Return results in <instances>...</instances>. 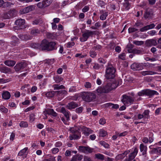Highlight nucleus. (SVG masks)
<instances>
[{"label":"nucleus","mask_w":161,"mask_h":161,"mask_svg":"<svg viewBox=\"0 0 161 161\" xmlns=\"http://www.w3.org/2000/svg\"><path fill=\"white\" fill-rule=\"evenodd\" d=\"M114 85V84L109 83L104 86H99L96 89L95 92L98 95L107 93L115 88Z\"/></svg>","instance_id":"f257e3e1"},{"label":"nucleus","mask_w":161,"mask_h":161,"mask_svg":"<svg viewBox=\"0 0 161 161\" xmlns=\"http://www.w3.org/2000/svg\"><path fill=\"white\" fill-rule=\"evenodd\" d=\"M81 97L84 101L89 102L95 100L96 95L95 93L90 92H84L82 93Z\"/></svg>","instance_id":"f03ea898"},{"label":"nucleus","mask_w":161,"mask_h":161,"mask_svg":"<svg viewBox=\"0 0 161 161\" xmlns=\"http://www.w3.org/2000/svg\"><path fill=\"white\" fill-rule=\"evenodd\" d=\"M116 70L112 65L107 67L105 75V78L108 79H113L115 76Z\"/></svg>","instance_id":"7ed1b4c3"},{"label":"nucleus","mask_w":161,"mask_h":161,"mask_svg":"<svg viewBox=\"0 0 161 161\" xmlns=\"http://www.w3.org/2000/svg\"><path fill=\"white\" fill-rule=\"evenodd\" d=\"M159 93L156 91L149 89L143 90L138 93V96H142L144 95L152 97L154 95H158Z\"/></svg>","instance_id":"20e7f679"},{"label":"nucleus","mask_w":161,"mask_h":161,"mask_svg":"<svg viewBox=\"0 0 161 161\" xmlns=\"http://www.w3.org/2000/svg\"><path fill=\"white\" fill-rule=\"evenodd\" d=\"M94 31L86 30L82 32V36L80 38L81 42H84L87 40L90 37H92Z\"/></svg>","instance_id":"39448f33"},{"label":"nucleus","mask_w":161,"mask_h":161,"mask_svg":"<svg viewBox=\"0 0 161 161\" xmlns=\"http://www.w3.org/2000/svg\"><path fill=\"white\" fill-rule=\"evenodd\" d=\"M122 97L121 101L125 105H130L135 102V99L131 96L123 95Z\"/></svg>","instance_id":"423d86ee"},{"label":"nucleus","mask_w":161,"mask_h":161,"mask_svg":"<svg viewBox=\"0 0 161 161\" xmlns=\"http://www.w3.org/2000/svg\"><path fill=\"white\" fill-rule=\"evenodd\" d=\"M51 3V0H44L42 2L38 3L37 5L39 8H44L50 5Z\"/></svg>","instance_id":"0eeeda50"},{"label":"nucleus","mask_w":161,"mask_h":161,"mask_svg":"<svg viewBox=\"0 0 161 161\" xmlns=\"http://www.w3.org/2000/svg\"><path fill=\"white\" fill-rule=\"evenodd\" d=\"M79 150L81 152L86 154L92 153L93 151V149L88 146H80L79 147Z\"/></svg>","instance_id":"6e6552de"},{"label":"nucleus","mask_w":161,"mask_h":161,"mask_svg":"<svg viewBox=\"0 0 161 161\" xmlns=\"http://www.w3.org/2000/svg\"><path fill=\"white\" fill-rule=\"evenodd\" d=\"M0 71L5 74H13L14 72L10 68L5 66L0 65Z\"/></svg>","instance_id":"1a4fd4ad"},{"label":"nucleus","mask_w":161,"mask_h":161,"mask_svg":"<svg viewBox=\"0 0 161 161\" xmlns=\"http://www.w3.org/2000/svg\"><path fill=\"white\" fill-rule=\"evenodd\" d=\"M131 68L134 71L139 70L143 69V66L142 64L134 63L131 65Z\"/></svg>","instance_id":"9d476101"},{"label":"nucleus","mask_w":161,"mask_h":161,"mask_svg":"<svg viewBox=\"0 0 161 161\" xmlns=\"http://www.w3.org/2000/svg\"><path fill=\"white\" fill-rule=\"evenodd\" d=\"M48 42L46 40H43L40 44V50L48 51Z\"/></svg>","instance_id":"9b49d317"},{"label":"nucleus","mask_w":161,"mask_h":161,"mask_svg":"<svg viewBox=\"0 0 161 161\" xmlns=\"http://www.w3.org/2000/svg\"><path fill=\"white\" fill-rule=\"evenodd\" d=\"M15 24L17 25L19 29H23L25 28L24 26L25 24V20L22 19H19L16 20Z\"/></svg>","instance_id":"f8f14e48"},{"label":"nucleus","mask_w":161,"mask_h":161,"mask_svg":"<svg viewBox=\"0 0 161 161\" xmlns=\"http://www.w3.org/2000/svg\"><path fill=\"white\" fill-rule=\"evenodd\" d=\"M34 8L35 7L34 5H31L26 7L22 10H20V13L22 14H26L33 10L34 9Z\"/></svg>","instance_id":"ddd939ff"},{"label":"nucleus","mask_w":161,"mask_h":161,"mask_svg":"<svg viewBox=\"0 0 161 161\" xmlns=\"http://www.w3.org/2000/svg\"><path fill=\"white\" fill-rule=\"evenodd\" d=\"M153 10L151 9L147 8L144 14V17L145 19L151 18L153 15Z\"/></svg>","instance_id":"4468645a"},{"label":"nucleus","mask_w":161,"mask_h":161,"mask_svg":"<svg viewBox=\"0 0 161 161\" xmlns=\"http://www.w3.org/2000/svg\"><path fill=\"white\" fill-rule=\"evenodd\" d=\"M48 51L56 50L57 48V43L55 42H48Z\"/></svg>","instance_id":"2eb2a0df"},{"label":"nucleus","mask_w":161,"mask_h":161,"mask_svg":"<svg viewBox=\"0 0 161 161\" xmlns=\"http://www.w3.org/2000/svg\"><path fill=\"white\" fill-rule=\"evenodd\" d=\"M44 114L46 115L47 114L51 115L54 117H56L57 116V114L53 109H48L45 110L43 112Z\"/></svg>","instance_id":"dca6fc26"},{"label":"nucleus","mask_w":161,"mask_h":161,"mask_svg":"<svg viewBox=\"0 0 161 161\" xmlns=\"http://www.w3.org/2000/svg\"><path fill=\"white\" fill-rule=\"evenodd\" d=\"M19 37L22 40L25 41L31 39L32 37L27 34H19L18 35Z\"/></svg>","instance_id":"f3484780"},{"label":"nucleus","mask_w":161,"mask_h":161,"mask_svg":"<svg viewBox=\"0 0 161 161\" xmlns=\"http://www.w3.org/2000/svg\"><path fill=\"white\" fill-rule=\"evenodd\" d=\"M61 112L63 113L65 117L66 120H69V119L70 113L69 111L66 110L65 108L62 107L60 110Z\"/></svg>","instance_id":"a211bd4d"},{"label":"nucleus","mask_w":161,"mask_h":161,"mask_svg":"<svg viewBox=\"0 0 161 161\" xmlns=\"http://www.w3.org/2000/svg\"><path fill=\"white\" fill-rule=\"evenodd\" d=\"M82 130L83 133L86 136H88L89 134L92 133L93 132V131L90 129L86 127H83Z\"/></svg>","instance_id":"6ab92c4d"},{"label":"nucleus","mask_w":161,"mask_h":161,"mask_svg":"<svg viewBox=\"0 0 161 161\" xmlns=\"http://www.w3.org/2000/svg\"><path fill=\"white\" fill-rule=\"evenodd\" d=\"M157 44L156 41L153 39L146 41V44L147 46L151 47L152 46H155Z\"/></svg>","instance_id":"aec40b11"},{"label":"nucleus","mask_w":161,"mask_h":161,"mask_svg":"<svg viewBox=\"0 0 161 161\" xmlns=\"http://www.w3.org/2000/svg\"><path fill=\"white\" fill-rule=\"evenodd\" d=\"M78 106V105L74 102H71L69 103L67 105L66 107L68 109L71 110L75 108Z\"/></svg>","instance_id":"412c9836"},{"label":"nucleus","mask_w":161,"mask_h":161,"mask_svg":"<svg viewBox=\"0 0 161 161\" xmlns=\"http://www.w3.org/2000/svg\"><path fill=\"white\" fill-rule=\"evenodd\" d=\"M138 152V149L136 147L135 148L133 151L129 155V158L131 160L133 159L137 154Z\"/></svg>","instance_id":"4be33fe9"},{"label":"nucleus","mask_w":161,"mask_h":161,"mask_svg":"<svg viewBox=\"0 0 161 161\" xmlns=\"http://www.w3.org/2000/svg\"><path fill=\"white\" fill-rule=\"evenodd\" d=\"M151 154L156 153L157 154H161V147H157L153 148L150 152Z\"/></svg>","instance_id":"5701e85b"},{"label":"nucleus","mask_w":161,"mask_h":161,"mask_svg":"<svg viewBox=\"0 0 161 161\" xmlns=\"http://www.w3.org/2000/svg\"><path fill=\"white\" fill-rule=\"evenodd\" d=\"M24 68V64L22 63H20L17 64L14 67V69L16 72H18L23 69Z\"/></svg>","instance_id":"b1692460"},{"label":"nucleus","mask_w":161,"mask_h":161,"mask_svg":"<svg viewBox=\"0 0 161 161\" xmlns=\"http://www.w3.org/2000/svg\"><path fill=\"white\" fill-rule=\"evenodd\" d=\"M55 95L57 97L62 96L63 94L66 95L67 94V92L65 90L55 91Z\"/></svg>","instance_id":"393cba45"},{"label":"nucleus","mask_w":161,"mask_h":161,"mask_svg":"<svg viewBox=\"0 0 161 161\" xmlns=\"http://www.w3.org/2000/svg\"><path fill=\"white\" fill-rule=\"evenodd\" d=\"M83 156L79 154L74 156L70 161H80L82 159Z\"/></svg>","instance_id":"a878e982"},{"label":"nucleus","mask_w":161,"mask_h":161,"mask_svg":"<svg viewBox=\"0 0 161 161\" xmlns=\"http://www.w3.org/2000/svg\"><path fill=\"white\" fill-rule=\"evenodd\" d=\"M28 149V147H26L21 150L18 153V155L20 156H24L25 158H26V155L27 154V151Z\"/></svg>","instance_id":"bb28decb"},{"label":"nucleus","mask_w":161,"mask_h":161,"mask_svg":"<svg viewBox=\"0 0 161 161\" xmlns=\"http://www.w3.org/2000/svg\"><path fill=\"white\" fill-rule=\"evenodd\" d=\"M4 64L9 67H13L16 64V62L13 60H7L4 61Z\"/></svg>","instance_id":"cd10ccee"},{"label":"nucleus","mask_w":161,"mask_h":161,"mask_svg":"<svg viewBox=\"0 0 161 161\" xmlns=\"http://www.w3.org/2000/svg\"><path fill=\"white\" fill-rule=\"evenodd\" d=\"M158 73L150 71H143L141 72V74L143 76H145L148 75H153L155 74H157Z\"/></svg>","instance_id":"c85d7f7f"},{"label":"nucleus","mask_w":161,"mask_h":161,"mask_svg":"<svg viewBox=\"0 0 161 161\" xmlns=\"http://www.w3.org/2000/svg\"><path fill=\"white\" fill-rule=\"evenodd\" d=\"M147 147L142 144L140 145V150L141 152H142V154L145 155L146 154L147 151Z\"/></svg>","instance_id":"c756f323"},{"label":"nucleus","mask_w":161,"mask_h":161,"mask_svg":"<svg viewBox=\"0 0 161 161\" xmlns=\"http://www.w3.org/2000/svg\"><path fill=\"white\" fill-rule=\"evenodd\" d=\"M3 98L4 99H9L11 96L10 93L8 91H4L2 94Z\"/></svg>","instance_id":"7c9ffc66"},{"label":"nucleus","mask_w":161,"mask_h":161,"mask_svg":"<svg viewBox=\"0 0 161 161\" xmlns=\"http://www.w3.org/2000/svg\"><path fill=\"white\" fill-rule=\"evenodd\" d=\"M128 153L127 152H125L124 153L118 155L116 157V159L117 160L120 159H123L127 154Z\"/></svg>","instance_id":"2f4dec72"},{"label":"nucleus","mask_w":161,"mask_h":161,"mask_svg":"<svg viewBox=\"0 0 161 161\" xmlns=\"http://www.w3.org/2000/svg\"><path fill=\"white\" fill-rule=\"evenodd\" d=\"M79 128L77 127L71 128L69 130L71 132L74 134H78L79 132Z\"/></svg>","instance_id":"473e14b6"},{"label":"nucleus","mask_w":161,"mask_h":161,"mask_svg":"<svg viewBox=\"0 0 161 161\" xmlns=\"http://www.w3.org/2000/svg\"><path fill=\"white\" fill-rule=\"evenodd\" d=\"M16 14V11L15 9H11L8 12V14L10 18L15 16Z\"/></svg>","instance_id":"72a5a7b5"},{"label":"nucleus","mask_w":161,"mask_h":161,"mask_svg":"<svg viewBox=\"0 0 161 161\" xmlns=\"http://www.w3.org/2000/svg\"><path fill=\"white\" fill-rule=\"evenodd\" d=\"M53 87L54 90H59L61 89H65L64 86L63 85H59L55 84L53 85Z\"/></svg>","instance_id":"f704fd0d"},{"label":"nucleus","mask_w":161,"mask_h":161,"mask_svg":"<svg viewBox=\"0 0 161 161\" xmlns=\"http://www.w3.org/2000/svg\"><path fill=\"white\" fill-rule=\"evenodd\" d=\"M101 13L102 14V15L100 17V19L102 20H104L106 19L107 16H108V12H104L103 10H101Z\"/></svg>","instance_id":"c9c22d12"},{"label":"nucleus","mask_w":161,"mask_h":161,"mask_svg":"<svg viewBox=\"0 0 161 161\" xmlns=\"http://www.w3.org/2000/svg\"><path fill=\"white\" fill-rule=\"evenodd\" d=\"M12 44L14 46H15L17 44H18L19 41V39L15 36H13L12 37Z\"/></svg>","instance_id":"e433bc0d"},{"label":"nucleus","mask_w":161,"mask_h":161,"mask_svg":"<svg viewBox=\"0 0 161 161\" xmlns=\"http://www.w3.org/2000/svg\"><path fill=\"white\" fill-rule=\"evenodd\" d=\"M95 158L98 159L103 160L104 159V156L100 153H98L95 154Z\"/></svg>","instance_id":"4c0bfd02"},{"label":"nucleus","mask_w":161,"mask_h":161,"mask_svg":"<svg viewBox=\"0 0 161 161\" xmlns=\"http://www.w3.org/2000/svg\"><path fill=\"white\" fill-rule=\"evenodd\" d=\"M149 110H146L142 114V115H143L144 119H148L149 117Z\"/></svg>","instance_id":"58836bf2"},{"label":"nucleus","mask_w":161,"mask_h":161,"mask_svg":"<svg viewBox=\"0 0 161 161\" xmlns=\"http://www.w3.org/2000/svg\"><path fill=\"white\" fill-rule=\"evenodd\" d=\"M40 31L39 30L37 29H33L31 30V34L32 35L36 36L38 34L40 33Z\"/></svg>","instance_id":"ea45409f"},{"label":"nucleus","mask_w":161,"mask_h":161,"mask_svg":"<svg viewBox=\"0 0 161 161\" xmlns=\"http://www.w3.org/2000/svg\"><path fill=\"white\" fill-rule=\"evenodd\" d=\"M107 135V132L103 129H101L99 130V136L101 137H104Z\"/></svg>","instance_id":"a19ab883"},{"label":"nucleus","mask_w":161,"mask_h":161,"mask_svg":"<svg viewBox=\"0 0 161 161\" xmlns=\"http://www.w3.org/2000/svg\"><path fill=\"white\" fill-rule=\"evenodd\" d=\"M53 79L55 80V82L57 83H59L63 80V79L62 78L58 75L54 77Z\"/></svg>","instance_id":"79ce46f5"},{"label":"nucleus","mask_w":161,"mask_h":161,"mask_svg":"<svg viewBox=\"0 0 161 161\" xmlns=\"http://www.w3.org/2000/svg\"><path fill=\"white\" fill-rule=\"evenodd\" d=\"M77 134H74L73 135L69 136V139L71 140H72L73 139L75 140L79 139L80 136H78Z\"/></svg>","instance_id":"37998d69"},{"label":"nucleus","mask_w":161,"mask_h":161,"mask_svg":"<svg viewBox=\"0 0 161 161\" xmlns=\"http://www.w3.org/2000/svg\"><path fill=\"white\" fill-rule=\"evenodd\" d=\"M1 17L5 19H7L10 18L9 15L8 14V12H5L2 14L1 16Z\"/></svg>","instance_id":"c03bdc74"},{"label":"nucleus","mask_w":161,"mask_h":161,"mask_svg":"<svg viewBox=\"0 0 161 161\" xmlns=\"http://www.w3.org/2000/svg\"><path fill=\"white\" fill-rule=\"evenodd\" d=\"M55 91L49 92L46 93L45 94L46 97H53L55 95Z\"/></svg>","instance_id":"a18cd8bd"},{"label":"nucleus","mask_w":161,"mask_h":161,"mask_svg":"<svg viewBox=\"0 0 161 161\" xmlns=\"http://www.w3.org/2000/svg\"><path fill=\"white\" fill-rule=\"evenodd\" d=\"M31 47L33 48L36 49H39L40 50V44L33 43L31 45Z\"/></svg>","instance_id":"49530a36"},{"label":"nucleus","mask_w":161,"mask_h":161,"mask_svg":"<svg viewBox=\"0 0 161 161\" xmlns=\"http://www.w3.org/2000/svg\"><path fill=\"white\" fill-rule=\"evenodd\" d=\"M19 126L21 127H27L28 126V124L26 122L21 121L19 123Z\"/></svg>","instance_id":"de8ad7c7"},{"label":"nucleus","mask_w":161,"mask_h":161,"mask_svg":"<svg viewBox=\"0 0 161 161\" xmlns=\"http://www.w3.org/2000/svg\"><path fill=\"white\" fill-rule=\"evenodd\" d=\"M0 111L4 113H7L8 112V109L3 106H0Z\"/></svg>","instance_id":"09e8293b"},{"label":"nucleus","mask_w":161,"mask_h":161,"mask_svg":"<svg viewBox=\"0 0 161 161\" xmlns=\"http://www.w3.org/2000/svg\"><path fill=\"white\" fill-rule=\"evenodd\" d=\"M84 86L86 88H90L92 87V84L89 82H86L84 84Z\"/></svg>","instance_id":"8fccbe9b"},{"label":"nucleus","mask_w":161,"mask_h":161,"mask_svg":"<svg viewBox=\"0 0 161 161\" xmlns=\"http://www.w3.org/2000/svg\"><path fill=\"white\" fill-rule=\"evenodd\" d=\"M99 143L101 145L103 146L105 148H108L109 147V145L104 141H101Z\"/></svg>","instance_id":"3c124183"},{"label":"nucleus","mask_w":161,"mask_h":161,"mask_svg":"<svg viewBox=\"0 0 161 161\" xmlns=\"http://www.w3.org/2000/svg\"><path fill=\"white\" fill-rule=\"evenodd\" d=\"M133 43L137 45H141L143 44L144 42L142 41H133Z\"/></svg>","instance_id":"603ef678"},{"label":"nucleus","mask_w":161,"mask_h":161,"mask_svg":"<svg viewBox=\"0 0 161 161\" xmlns=\"http://www.w3.org/2000/svg\"><path fill=\"white\" fill-rule=\"evenodd\" d=\"M137 30V29L133 27H130L128 29V32L129 33H130L136 31Z\"/></svg>","instance_id":"864d4df0"},{"label":"nucleus","mask_w":161,"mask_h":161,"mask_svg":"<svg viewBox=\"0 0 161 161\" xmlns=\"http://www.w3.org/2000/svg\"><path fill=\"white\" fill-rule=\"evenodd\" d=\"M125 53H122L119 56V58L122 60H125Z\"/></svg>","instance_id":"5fc2aeb1"},{"label":"nucleus","mask_w":161,"mask_h":161,"mask_svg":"<svg viewBox=\"0 0 161 161\" xmlns=\"http://www.w3.org/2000/svg\"><path fill=\"white\" fill-rule=\"evenodd\" d=\"M90 56L93 58L95 57L97 55L96 52L92 50L90 52Z\"/></svg>","instance_id":"6e6d98bb"},{"label":"nucleus","mask_w":161,"mask_h":161,"mask_svg":"<svg viewBox=\"0 0 161 161\" xmlns=\"http://www.w3.org/2000/svg\"><path fill=\"white\" fill-rule=\"evenodd\" d=\"M10 81L9 79H4L3 78H2L0 79V83H4L8 82Z\"/></svg>","instance_id":"4d7b16f0"},{"label":"nucleus","mask_w":161,"mask_h":161,"mask_svg":"<svg viewBox=\"0 0 161 161\" xmlns=\"http://www.w3.org/2000/svg\"><path fill=\"white\" fill-rule=\"evenodd\" d=\"M83 108L82 107H80L78 108H76V112L77 113L80 114L83 111Z\"/></svg>","instance_id":"13d9d810"},{"label":"nucleus","mask_w":161,"mask_h":161,"mask_svg":"<svg viewBox=\"0 0 161 161\" xmlns=\"http://www.w3.org/2000/svg\"><path fill=\"white\" fill-rule=\"evenodd\" d=\"M84 161H93L91 158L88 156H85L84 157Z\"/></svg>","instance_id":"bf43d9fd"},{"label":"nucleus","mask_w":161,"mask_h":161,"mask_svg":"<svg viewBox=\"0 0 161 161\" xmlns=\"http://www.w3.org/2000/svg\"><path fill=\"white\" fill-rule=\"evenodd\" d=\"M75 45V43L73 42H69L68 43L67 45V47H70Z\"/></svg>","instance_id":"052dcab7"},{"label":"nucleus","mask_w":161,"mask_h":161,"mask_svg":"<svg viewBox=\"0 0 161 161\" xmlns=\"http://www.w3.org/2000/svg\"><path fill=\"white\" fill-rule=\"evenodd\" d=\"M59 149L57 148H54L52 149V153L53 154H56L59 152Z\"/></svg>","instance_id":"680f3d73"},{"label":"nucleus","mask_w":161,"mask_h":161,"mask_svg":"<svg viewBox=\"0 0 161 161\" xmlns=\"http://www.w3.org/2000/svg\"><path fill=\"white\" fill-rule=\"evenodd\" d=\"M69 92H73L76 91V88L75 87L71 86L70 87L69 90Z\"/></svg>","instance_id":"e2e57ef3"},{"label":"nucleus","mask_w":161,"mask_h":161,"mask_svg":"<svg viewBox=\"0 0 161 161\" xmlns=\"http://www.w3.org/2000/svg\"><path fill=\"white\" fill-rule=\"evenodd\" d=\"M35 115L34 114H31L30 115V120L31 122L34 121L35 119Z\"/></svg>","instance_id":"0e129e2a"},{"label":"nucleus","mask_w":161,"mask_h":161,"mask_svg":"<svg viewBox=\"0 0 161 161\" xmlns=\"http://www.w3.org/2000/svg\"><path fill=\"white\" fill-rule=\"evenodd\" d=\"M141 53L140 50L137 49L136 48L133 49V53L134 54H140Z\"/></svg>","instance_id":"69168bd1"},{"label":"nucleus","mask_w":161,"mask_h":161,"mask_svg":"<svg viewBox=\"0 0 161 161\" xmlns=\"http://www.w3.org/2000/svg\"><path fill=\"white\" fill-rule=\"evenodd\" d=\"M99 122L101 125H104L106 123V121L105 119L102 118L100 119Z\"/></svg>","instance_id":"338daca9"},{"label":"nucleus","mask_w":161,"mask_h":161,"mask_svg":"<svg viewBox=\"0 0 161 161\" xmlns=\"http://www.w3.org/2000/svg\"><path fill=\"white\" fill-rule=\"evenodd\" d=\"M5 5L8 7H10L14 4V3L8 2H5Z\"/></svg>","instance_id":"774afa93"}]
</instances>
